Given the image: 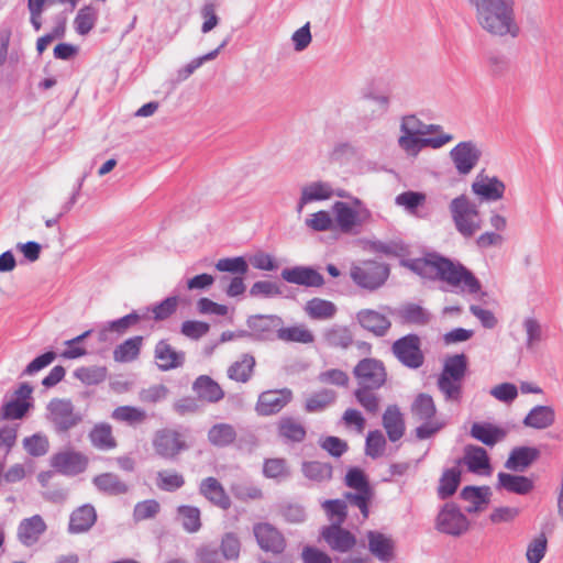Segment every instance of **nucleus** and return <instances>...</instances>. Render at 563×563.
<instances>
[{"instance_id":"obj_1","label":"nucleus","mask_w":563,"mask_h":563,"mask_svg":"<svg viewBox=\"0 0 563 563\" xmlns=\"http://www.w3.org/2000/svg\"><path fill=\"white\" fill-rule=\"evenodd\" d=\"M405 265L423 278L446 284L456 294L476 295L482 289L479 279L466 266L437 252L409 260Z\"/></svg>"},{"instance_id":"obj_2","label":"nucleus","mask_w":563,"mask_h":563,"mask_svg":"<svg viewBox=\"0 0 563 563\" xmlns=\"http://www.w3.org/2000/svg\"><path fill=\"white\" fill-rule=\"evenodd\" d=\"M475 10L477 24L493 37L516 38L520 26L516 19L515 0H468Z\"/></svg>"},{"instance_id":"obj_3","label":"nucleus","mask_w":563,"mask_h":563,"mask_svg":"<svg viewBox=\"0 0 563 563\" xmlns=\"http://www.w3.org/2000/svg\"><path fill=\"white\" fill-rule=\"evenodd\" d=\"M356 388L353 396L356 402L369 415H377L380 408V397L377 390L387 382V371L380 360L365 357L353 368Z\"/></svg>"},{"instance_id":"obj_4","label":"nucleus","mask_w":563,"mask_h":563,"mask_svg":"<svg viewBox=\"0 0 563 563\" xmlns=\"http://www.w3.org/2000/svg\"><path fill=\"white\" fill-rule=\"evenodd\" d=\"M46 410V418L58 434L67 433L82 421V415L75 410L70 399L53 398Z\"/></svg>"},{"instance_id":"obj_5","label":"nucleus","mask_w":563,"mask_h":563,"mask_svg":"<svg viewBox=\"0 0 563 563\" xmlns=\"http://www.w3.org/2000/svg\"><path fill=\"white\" fill-rule=\"evenodd\" d=\"M450 211L456 230L464 236L471 238L481 228V219L476 206L464 195L454 198Z\"/></svg>"},{"instance_id":"obj_6","label":"nucleus","mask_w":563,"mask_h":563,"mask_svg":"<svg viewBox=\"0 0 563 563\" xmlns=\"http://www.w3.org/2000/svg\"><path fill=\"white\" fill-rule=\"evenodd\" d=\"M350 275L358 287L375 290L387 280L389 268L386 264L377 261H365L358 265H353Z\"/></svg>"},{"instance_id":"obj_7","label":"nucleus","mask_w":563,"mask_h":563,"mask_svg":"<svg viewBox=\"0 0 563 563\" xmlns=\"http://www.w3.org/2000/svg\"><path fill=\"white\" fill-rule=\"evenodd\" d=\"M284 320L277 314H253L246 319L250 339L258 342H273L278 339Z\"/></svg>"},{"instance_id":"obj_8","label":"nucleus","mask_w":563,"mask_h":563,"mask_svg":"<svg viewBox=\"0 0 563 563\" xmlns=\"http://www.w3.org/2000/svg\"><path fill=\"white\" fill-rule=\"evenodd\" d=\"M33 387L24 382L19 385L12 396L4 397L0 408V419L19 420L22 419L32 407Z\"/></svg>"},{"instance_id":"obj_9","label":"nucleus","mask_w":563,"mask_h":563,"mask_svg":"<svg viewBox=\"0 0 563 563\" xmlns=\"http://www.w3.org/2000/svg\"><path fill=\"white\" fill-rule=\"evenodd\" d=\"M395 357L406 367L417 369L423 365L424 355L421 350V340L415 333H409L391 345Z\"/></svg>"},{"instance_id":"obj_10","label":"nucleus","mask_w":563,"mask_h":563,"mask_svg":"<svg viewBox=\"0 0 563 563\" xmlns=\"http://www.w3.org/2000/svg\"><path fill=\"white\" fill-rule=\"evenodd\" d=\"M470 521L457 505L446 503L435 518V529L444 534L460 537L468 530Z\"/></svg>"},{"instance_id":"obj_11","label":"nucleus","mask_w":563,"mask_h":563,"mask_svg":"<svg viewBox=\"0 0 563 563\" xmlns=\"http://www.w3.org/2000/svg\"><path fill=\"white\" fill-rule=\"evenodd\" d=\"M332 211L334 213L335 223L343 233L355 232L356 227H361L372 217L367 208L355 210L344 201H335L332 206Z\"/></svg>"},{"instance_id":"obj_12","label":"nucleus","mask_w":563,"mask_h":563,"mask_svg":"<svg viewBox=\"0 0 563 563\" xmlns=\"http://www.w3.org/2000/svg\"><path fill=\"white\" fill-rule=\"evenodd\" d=\"M482 150L473 141L457 143L450 151V158L459 175H468L478 164Z\"/></svg>"},{"instance_id":"obj_13","label":"nucleus","mask_w":563,"mask_h":563,"mask_svg":"<svg viewBox=\"0 0 563 563\" xmlns=\"http://www.w3.org/2000/svg\"><path fill=\"white\" fill-rule=\"evenodd\" d=\"M153 448L161 457L173 460L181 451L186 450L187 445L179 432L165 428L155 432Z\"/></svg>"},{"instance_id":"obj_14","label":"nucleus","mask_w":563,"mask_h":563,"mask_svg":"<svg viewBox=\"0 0 563 563\" xmlns=\"http://www.w3.org/2000/svg\"><path fill=\"white\" fill-rule=\"evenodd\" d=\"M51 465L63 475L75 476L87 468L88 457L81 452L66 450L55 453L51 459Z\"/></svg>"},{"instance_id":"obj_15","label":"nucleus","mask_w":563,"mask_h":563,"mask_svg":"<svg viewBox=\"0 0 563 563\" xmlns=\"http://www.w3.org/2000/svg\"><path fill=\"white\" fill-rule=\"evenodd\" d=\"M291 399L289 388L266 390L258 396L255 410L260 416H272L282 411Z\"/></svg>"},{"instance_id":"obj_16","label":"nucleus","mask_w":563,"mask_h":563,"mask_svg":"<svg viewBox=\"0 0 563 563\" xmlns=\"http://www.w3.org/2000/svg\"><path fill=\"white\" fill-rule=\"evenodd\" d=\"M253 532L260 548L265 552L280 554L286 548V540L283 533L268 522L254 525Z\"/></svg>"},{"instance_id":"obj_17","label":"nucleus","mask_w":563,"mask_h":563,"mask_svg":"<svg viewBox=\"0 0 563 563\" xmlns=\"http://www.w3.org/2000/svg\"><path fill=\"white\" fill-rule=\"evenodd\" d=\"M280 276L289 284L307 288H320L324 285V277L311 266L286 267L282 271Z\"/></svg>"},{"instance_id":"obj_18","label":"nucleus","mask_w":563,"mask_h":563,"mask_svg":"<svg viewBox=\"0 0 563 563\" xmlns=\"http://www.w3.org/2000/svg\"><path fill=\"white\" fill-rule=\"evenodd\" d=\"M321 537L332 551L346 553L356 544L355 536L349 530L342 528V525L331 523L323 527Z\"/></svg>"},{"instance_id":"obj_19","label":"nucleus","mask_w":563,"mask_h":563,"mask_svg":"<svg viewBox=\"0 0 563 563\" xmlns=\"http://www.w3.org/2000/svg\"><path fill=\"white\" fill-rule=\"evenodd\" d=\"M418 134H402L399 146L408 154L417 155L423 147L440 148L453 140L452 134L441 133L432 137H418Z\"/></svg>"},{"instance_id":"obj_20","label":"nucleus","mask_w":563,"mask_h":563,"mask_svg":"<svg viewBox=\"0 0 563 563\" xmlns=\"http://www.w3.org/2000/svg\"><path fill=\"white\" fill-rule=\"evenodd\" d=\"M47 530V525L41 515H34L20 521L16 538L24 547H33Z\"/></svg>"},{"instance_id":"obj_21","label":"nucleus","mask_w":563,"mask_h":563,"mask_svg":"<svg viewBox=\"0 0 563 563\" xmlns=\"http://www.w3.org/2000/svg\"><path fill=\"white\" fill-rule=\"evenodd\" d=\"M154 357L157 367L163 372H168L181 367L186 355L183 351H176L167 340H159L154 349Z\"/></svg>"},{"instance_id":"obj_22","label":"nucleus","mask_w":563,"mask_h":563,"mask_svg":"<svg viewBox=\"0 0 563 563\" xmlns=\"http://www.w3.org/2000/svg\"><path fill=\"white\" fill-rule=\"evenodd\" d=\"M472 190L485 200L496 201L504 197L506 186L497 177H489L482 170L472 184Z\"/></svg>"},{"instance_id":"obj_23","label":"nucleus","mask_w":563,"mask_h":563,"mask_svg":"<svg viewBox=\"0 0 563 563\" xmlns=\"http://www.w3.org/2000/svg\"><path fill=\"white\" fill-rule=\"evenodd\" d=\"M198 490L210 504L220 509L228 510L231 507L230 496L216 477L209 476L203 478L199 484Z\"/></svg>"},{"instance_id":"obj_24","label":"nucleus","mask_w":563,"mask_h":563,"mask_svg":"<svg viewBox=\"0 0 563 563\" xmlns=\"http://www.w3.org/2000/svg\"><path fill=\"white\" fill-rule=\"evenodd\" d=\"M96 521V508L91 504L81 505L74 509L69 516L68 533H86L95 526Z\"/></svg>"},{"instance_id":"obj_25","label":"nucleus","mask_w":563,"mask_h":563,"mask_svg":"<svg viewBox=\"0 0 563 563\" xmlns=\"http://www.w3.org/2000/svg\"><path fill=\"white\" fill-rule=\"evenodd\" d=\"M356 319L360 325L373 333L375 336H384L390 329V321L389 319L373 309H362L356 313Z\"/></svg>"},{"instance_id":"obj_26","label":"nucleus","mask_w":563,"mask_h":563,"mask_svg":"<svg viewBox=\"0 0 563 563\" xmlns=\"http://www.w3.org/2000/svg\"><path fill=\"white\" fill-rule=\"evenodd\" d=\"M383 427L389 441L400 440L406 431L405 418L397 405H388L382 417Z\"/></svg>"},{"instance_id":"obj_27","label":"nucleus","mask_w":563,"mask_h":563,"mask_svg":"<svg viewBox=\"0 0 563 563\" xmlns=\"http://www.w3.org/2000/svg\"><path fill=\"white\" fill-rule=\"evenodd\" d=\"M334 195L332 186L325 181H313L301 189V196L297 202L296 210L301 213L305 206L312 201H321Z\"/></svg>"},{"instance_id":"obj_28","label":"nucleus","mask_w":563,"mask_h":563,"mask_svg":"<svg viewBox=\"0 0 563 563\" xmlns=\"http://www.w3.org/2000/svg\"><path fill=\"white\" fill-rule=\"evenodd\" d=\"M540 456V451L533 446H517L511 450L505 467L514 472H523Z\"/></svg>"},{"instance_id":"obj_29","label":"nucleus","mask_w":563,"mask_h":563,"mask_svg":"<svg viewBox=\"0 0 563 563\" xmlns=\"http://www.w3.org/2000/svg\"><path fill=\"white\" fill-rule=\"evenodd\" d=\"M369 552L382 562H389L394 556V541L386 534L369 530L366 533Z\"/></svg>"},{"instance_id":"obj_30","label":"nucleus","mask_w":563,"mask_h":563,"mask_svg":"<svg viewBox=\"0 0 563 563\" xmlns=\"http://www.w3.org/2000/svg\"><path fill=\"white\" fill-rule=\"evenodd\" d=\"M277 433L285 443H301L306 439L307 430L296 418L285 416L277 423Z\"/></svg>"},{"instance_id":"obj_31","label":"nucleus","mask_w":563,"mask_h":563,"mask_svg":"<svg viewBox=\"0 0 563 563\" xmlns=\"http://www.w3.org/2000/svg\"><path fill=\"white\" fill-rule=\"evenodd\" d=\"M497 482V489H505L508 493L517 495H527L533 487L534 483L531 478L523 475H514L509 473L499 472Z\"/></svg>"},{"instance_id":"obj_32","label":"nucleus","mask_w":563,"mask_h":563,"mask_svg":"<svg viewBox=\"0 0 563 563\" xmlns=\"http://www.w3.org/2000/svg\"><path fill=\"white\" fill-rule=\"evenodd\" d=\"M484 67L490 77L500 79L509 74L511 69V62L510 58L501 51L492 49L485 54Z\"/></svg>"},{"instance_id":"obj_33","label":"nucleus","mask_w":563,"mask_h":563,"mask_svg":"<svg viewBox=\"0 0 563 563\" xmlns=\"http://www.w3.org/2000/svg\"><path fill=\"white\" fill-rule=\"evenodd\" d=\"M470 434L485 445L494 446L506 437V431L489 422H474Z\"/></svg>"},{"instance_id":"obj_34","label":"nucleus","mask_w":563,"mask_h":563,"mask_svg":"<svg viewBox=\"0 0 563 563\" xmlns=\"http://www.w3.org/2000/svg\"><path fill=\"white\" fill-rule=\"evenodd\" d=\"M196 395L208 402H218L224 397L220 385L207 375H200L192 384Z\"/></svg>"},{"instance_id":"obj_35","label":"nucleus","mask_w":563,"mask_h":563,"mask_svg":"<svg viewBox=\"0 0 563 563\" xmlns=\"http://www.w3.org/2000/svg\"><path fill=\"white\" fill-rule=\"evenodd\" d=\"M145 318L146 313H142V310H133L131 313L122 318L109 321L99 332V341H106L108 332H115L119 335L124 334L131 327L135 325Z\"/></svg>"},{"instance_id":"obj_36","label":"nucleus","mask_w":563,"mask_h":563,"mask_svg":"<svg viewBox=\"0 0 563 563\" xmlns=\"http://www.w3.org/2000/svg\"><path fill=\"white\" fill-rule=\"evenodd\" d=\"M353 333L346 325L333 324L323 331L324 343L333 349L346 350L353 343Z\"/></svg>"},{"instance_id":"obj_37","label":"nucleus","mask_w":563,"mask_h":563,"mask_svg":"<svg viewBox=\"0 0 563 563\" xmlns=\"http://www.w3.org/2000/svg\"><path fill=\"white\" fill-rule=\"evenodd\" d=\"M93 485L106 495L119 496L129 492L126 483L114 473H102L93 477Z\"/></svg>"},{"instance_id":"obj_38","label":"nucleus","mask_w":563,"mask_h":563,"mask_svg":"<svg viewBox=\"0 0 563 563\" xmlns=\"http://www.w3.org/2000/svg\"><path fill=\"white\" fill-rule=\"evenodd\" d=\"M555 421V411L550 406L533 407L523 419V424L542 430L552 426Z\"/></svg>"},{"instance_id":"obj_39","label":"nucleus","mask_w":563,"mask_h":563,"mask_svg":"<svg viewBox=\"0 0 563 563\" xmlns=\"http://www.w3.org/2000/svg\"><path fill=\"white\" fill-rule=\"evenodd\" d=\"M303 311L312 320H330L336 314L338 308L330 300L314 297L306 302Z\"/></svg>"},{"instance_id":"obj_40","label":"nucleus","mask_w":563,"mask_h":563,"mask_svg":"<svg viewBox=\"0 0 563 563\" xmlns=\"http://www.w3.org/2000/svg\"><path fill=\"white\" fill-rule=\"evenodd\" d=\"M490 494V488L488 486H465L461 490L460 497L471 504L466 508V511L468 514H473L481 510L483 505H487L489 503Z\"/></svg>"},{"instance_id":"obj_41","label":"nucleus","mask_w":563,"mask_h":563,"mask_svg":"<svg viewBox=\"0 0 563 563\" xmlns=\"http://www.w3.org/2000/svg\"><path fill=\"white\" fill-rule=\"evenodd\" d=\"M236 440V431L230 423L220 422L208 430V441L216 448H228Z\"/></svg>"},{"instance_id":"obj_42","label":"nucleus","mask_w":563,"mask_h":563,"mask_svg":"<svg viewBox=\"0 0 563 563\" xmlns=\"http://www.w3.org/2000/svg\"><path fill=\"white\" fill-rule=\"evenodd\" d=\"M463 461L472 473H479L482 470L490 467L486 450L478 445L467 444L464 448Z\"/></svg>"},{"instance_id":"obj_43","label":"nucleus","mask_w":563,"mask_h":563,"mask_svg":"<svg viewBox=\"0 0 563 563\" xmlns=\"http://www.w3.org/2000/svg\"><path fill=\"white\" fill-rule=\"evenodd\" d=\"M338 394L333 389L322 388L312 393L305 401L307 412H321L336 401Z\"/></svg>"},{"instance_id":"obj_44","label":"nucleus","mask_w":563,"mask_h":563,"mask_svg":"<svg viewBox=\"0 0 563 563\" xmlns=\"http://www.w3.org/2000/svg\"><path fill=\"white\" fill-rule=\"evenodd\" d=\"M254 366V356L251 354H243L240 361L234 362L228 368V376L232 380L246 383L253 375Z\"/></svg>"},{"instance_id":"obj_45","label":"nucleus","mask_w":563,"mask_h":563,"mask_svg":"<svg viewBox=\"0 0 563 563\" xmlns=\"http://www.w3.org/2000/svg\"><path fill=\"white\" fill-rule=\"evenodd\" d=\"M177 517L183 529L188 533H196L201 528V512L196 506L181 505L177 508Z\"/></svg>"},{"instance_id":"obj_46","label":"nucleus","mask_w":563,"mask_h":563,"mask_svg":"<svg viewBox=\"0 0 563 563\" xmlns=\"http://www.w3.org/2000/svg\"><path fill=\"white\" fill-rule=\"evenodd\" d=\"M526 332V347L532 350L545 340V329L536 317H526L522 321Z\"/></svg>"},{"instance_id":"obj_47","label":"nucleus","mask_w":563,"mask_h":563,"mask_svg":"<svg viewBox=\"0 0 563 563\" xmlns=\"http://www.w3.org/2000/svg\"><path fill=\"white\" fill-rule=\"evenodd\" d=\"M461 482V471L456 467L445 470L439 481L438 497L442 500L455 494Z\"/></svg>"},{"instance_id":"obj_48","label":"nucleus","mask_w":563,"mask_h":563,"mask_svg":"<svg viewBox=\"0 0 563 563\" xmlns=\"http://www.w3.org/2000/svg\"><path fill=\"white\" fill-rule=\"evenodd\" d=\"M398 316L404 323L426 325L431 319V314L417 303H407L398 310Z\"/></svg>"},{"instance_id":"obj_49","label":"nucleus","mask_w":563,"mask_h":563,"mask_svg":"<svg viewBox=\"0 0 563 563\" xmlns=\"http://www.w3.org/2000/svg\"><path fill=\"white\" fill-rule=\"evenodd\" d=\"M89 439L91 444L99 450H110L117 445L111 426L108 423L96 424L89 432Z\"/></svg>"},{"instance_id":"obj_50","label":"nucleus","mask_w":563,"mask_h":563,"mask_svg":"<svg viewBox=\"0 0 563 563\" xmlns=\"http://www.w3.org/2000/svg\"><path fill=\"white\" fill-rule=\"evenodd\" d=\"M413 417L420 421H430L437 413L433 398L428 394H419L411 405Z\"/></svg>"},{"instance_id":"obj_51","label":"nucleus","mask_w":563,"mask_h":563,"mask_svg":"<svg viewBox=\"0 0 563 563\" xmlns=\"http://www.w3.org/2000/svg\"><path fill=\"white\" fill-rule=\"evenodd\" d=\"M142 341L143 338L136 335L119 344L113 351L114 360L121 363H126L135 360L140 354Z\"/></svg>"},{"instance_id":"obj_52","label":"nucleus","mask_w":563,"mask_h":563,"mask_svg":"<svg viewBox=\"0 0 563 563\" xmlns=\"http://www.w3.org/2000/svg\"><path fill=\"white\" fill-rule=\"evenodd\" d=\"M97 19V9L92 5H85L78 10L74 20V27L79 35H87L95 27Z\"/></svg>"},{"instance_id":"obj_53","label":"nucleus","mask_w":563,"mask_h":563,"mask_svg":"<svg viewBox=\"0 0 563 563\" xmlns=\"http://www.w3.org/2000/svg\"><path fill=\"white\" fill-rule=\"evenodd\" d=\"M263 475L266 478L282 482L290 476V468L283 457L266 459L263 463Z\"/></svg>"},{"instance_id":"obj_54","label":"nucleus","mask_w":563,"mask_h":563,"mask_svg":"<svg viewBox=\"0 0 563 563\" xmlns=\"http://www.w3.org/2000/svg\"><path fill=\"white\" fill-rule=\"evenodd\" d=\"M277 340L309 344L314 341V335L305 325L285 327L282 324Z\"/></svg>"},{"instance_id":"obj_55","label":"nucleus","mask_w":563,"mask_h":563,"mask_svg":"<svg viewBox=\"0 0 563 563\" xmlns=\"http://www.w3.org/2000/svg\"><path fill=\"white\" fill-rule=\"evenodd\" d=\"M467 371V357L465 354H454L445 358L443 369L440 375L455 379L464 378Z\"/></svg>"},{"instance_id":"obj_56","label":"nucleus","mask_w":563,"mask_h":563,"mask_svg":"<svg viewBox=\"0 0 563 563\" xmlns=\"http://www.w3.org/2000/svg\"><path fill=\"white\" fill-rule=\"evenodd\" d=\"M111 418L117 421L126 422L130 426H135L144 422L147 415L145 410L139 407L120 406L112 411Z\"/></svg>"},{"instance_id":"obj_57","label":"nucleus","mask_w":563,"mask_h":563,"mask_svg":"<svg viewBox=\"0 0 563 563\" xmlns=\"http://www.w3.org/2000/svg\"><path fill=\"white\" fill-rule=\"evenodd\" d=\"M437 386L446 401L460 402L462 399V379L439 375Z\"/></svg>"},{"instance_id":"obj_58","label":"nucleus","mask_w":563,"mask_h":563,"mask_svg":"<svg viewBox=\"0 0 563 563\" xmlns=\"http://www.w3.org/2000/svg\"><path fill=\"white\" fill-rule=\"evenodd\" d=\"M303 475L316 482L329 481L332 477V466L329 463L309 461L302 463Z\"/></svg>"},{"instance_id":"obj_59","label":"nucleus","mask_w":563,"mask_h":563,"mask_svg":"<svg viewBox=\"0 0 563 563\" xmlns=\"http://www.w3.org/2000/svg\"><path fill=\"white\" fill-rule=\"evenodd\" d=\"M177 306H178V297L170 296L152 307L144 308L142 310V313H146V316H147L148 312H153V319L155 321H163L175 313Z\"/></svg>"},{"instance_id":"obj_60","label":"nucleus","mask_w":563,"mask_h":563,"mask_svg":"<svg viewBox=\"0 0 563 563\" xmlns=\"http://www.w3.org/2000/svg\"><path fill=\"white\" fill-rule=\"evenodd\" d=\"M397 206L404 207L411 216H419L418 208L426 202V195L419 191H405L396 196Z\"/></svg>"},{"instance_id":"obj_61","label":"nucleus","mask_w":563,"mask_h":563,"mask_svg":"<svg viewBox=\"0 0 563 563\" xmlns=\"http://www.w3.org/2000/svg\"><path fill=\"white\" fill-rule=\"evenodd\" d=\"M219 550L224 562L238 560L241 551L240 539L233 532L224 533Z\"/></svg>"},{"instance_id":"obj_62","label":"nucleus","mask_w":563,"mask_h":563,"mask_svg":"<svg viewBox=\"0 0 563 563\" xmlns=\"http://www.w3.org/2000/svg\"><path fill=\"white\" fill-rule=\"evenodd\" d=\"M157 487L163 492H176L185 485L184 476L175 471H161L157 473Z\"/></svg>"},{"instance_id":"obj_63","label":"nucleus","mask_w":563,"mask_h":563,"mask_svg":"<svg viewBox=\"0 0 563 563\" xmlns=\"http://www.w3.org/2000/svg\"><path fill=\"white\" fill-rule=\"evenodd\" d=\"M195 563H224V561L216 544L202 543L195 550Z\"/></svg>"},{"instance_id":"obj_64","label":"nucleus","mask_w":563,"mask_h":563,"mask_svg":"<svg viewBox=\"0 0 563 563\" xmlns=\"http://www.w3.org/2000/svg\"><path fill=\"white\" fill-rule=\"evenodd\" d=\"M547 537L544 533H540L527 547L526 558L528 563H540L547 553Z\"/></svg>"}]
</instances>
